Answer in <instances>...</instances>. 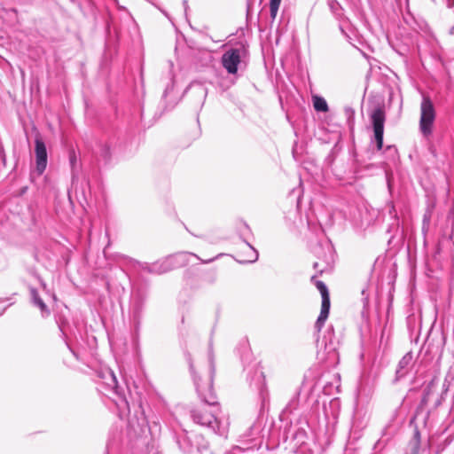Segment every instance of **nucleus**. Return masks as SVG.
Listing matches in <instances>:
<instances>
[{
    "mask_svg": "<svg viewBox=\"0 0 454 454\" xmlns=\"http://www.w3.org/2000/svg\"><path fill=\"white\" fill-rule=\"evenodd\" d=\"M209 363H210V372L208 377L202 380L200 378H198L193 372V365L192 362H190V370L193 374L194 384L196 386V390L200 397V399L205 403V404L208 406L215 407L217 404L216 397L215 392L213 390V378L215 374V365L213 361V356L211 352L209 353Z\"/></svg>",
    "mask_w": 454,
    "mask_h": 454,
    "instance_id": "obj_1",
    "label": "nucleus"
},
{
    "mask_svg": "<svg viewBox=\"0 0 454 454\" xmlns=\"http://www.w3.org/2000/svg\"><path fill=\"white\" fill-rule=\"evenodd\" d=\"M192 420L203 427H207L219 435L227 433V427L221 425L215 411H207V407L196 408L191 411Z\"/></svg>",
    "mask_w": 454,
    "mask_h": 454,
    "instance_id": "obj_2",
    "label": "nucleus"
},
{
    "mask_svg": "<svg viewBox=\"0 0 454 454\" xmlns=\"http://www.w3.org/2000/svg\"><path fill=\"white\" fill-rule=\"evenodd\" d=\"M435 118L436 110L434 102L428 95L422 94L419 131L425 137H428L432 135Z\"/></svg>",
    "mask_w": 454,
    "mask_h": 454,
    "instance_id": "obj_3",
    "label": "nucleus"
},
{
    "mask_svg": "<svg viewBox=\"0 0 454 454\" xmlns=\"http://www.w3.org/2000/svg\"><path fill=\"white\" fill-rule=\"evenodd\" d=\"M247 51L243 45L227 50L222 56L221 63L224 69L230 74H235L238 72L239 65L242 58L245 57Z\"/></svg>",
    "mask_w": 454,
    "mask_h": 454,
    "instance_id": "obj_4",
    "label": "nucleus"
},
{
    "mask_svg": "<svg viewBox=\"0 0 454 454\" xmlns=\"http://www.w3.org/2000/svg\"><path fill=\"white\" fill-rule=\"evenodd\" d=\"M311 282L315 284L317 288L321 294L322 296V305H321V311L320 314L316 321L315 328L317 332H320L325 320L328 317L329 310H330V297H329V292L328 288L325 286V284L321 281L317 280L315 276L311 277Z\"/></svg>",
    "mask_w": 454,
    "mask_h": 454,
    "instance_id": "obj_5",
    "label": "nucleus"
},
{
    "mask_svg": "<svg viewBox=\"0 0 454 454\" xmlns=\"http://www.w3.org/2000/svg\"><path fill=\"white\" fill-rule=\"evenodd\" d=\"M370 117L373 127L377 149L381 150L383 146L384 123L386 120V114L383 107L378 106L374 108L371 113Z\"/></svg>",
    "mask_w": 454,
    "mask_h": 454,
    "instance_id": "obj_6",
    "label": "nucleus"
},
{
    "mask_svg": "<svg viewBox=\"0 0 454 454\" xmlns=\"http://www.w3.org/2000/svg\"><path fill=\"white\" fill-rule=\"evenodd\" d=\"M35 163H36L35 168H36V171H37L38 175H42L44 172L46 166H47L46 146H45L43 141L39 137L35 138Z\"/></svg>",
    "mask_w": 454,
    "mask_h": 454,
    "instance_id": "obj_7",
    "label": "nucleus"
},
{
    "mask_svg": "<svg viewBox=\"0 0 454 454\" xmlns=\"http://www.w3.org/2000/svg\"><path fill=\"white\" fill-rule=\"evenodd\" d=\"M98 377L102 380V383L114 394L120 395L119 385L114 372L109 368L101 369Z\"/></svg>",
    "mask_w": 454,
    "mask_h": 454,
    "instance_id": "obj_8",
    "label": "nucleus"
},
{
    "mask_svg": "<svg viewBox=\"0 0 454 454\" xmlns=\"http://www.w3.org/2000/svg\"><path fill=\"white\" fill-rule=\"evenodd\" d=\"M193 256L200 260V257L190 252H179L168 257L171 260V269L185 266L189 262V257Z\"/></svg>",
    "mask_w": 454,
    "mask_h": 454,
    "instance_id": "obj_9",
    "label": "nucleus"
},
{
    "mask_svg": "<svg viewBox=\"0 0 454 454\" xmlns=\"http://www.w3.org/2000/svg\"><path fill=\"white\" fill-rule=\"evenodd\" d=\"M413 356L411 352L406 353L399 361L395 372L396 378L401 379L404 377L411 367Z\"/></svg>",
    "mask_w": 454,
    "mask_h": 454,
    "instance_id": "obj_10",
    "label": "nucleus"
},
{
    "mask_svg": "<svg viewBox=\"0 0 454 454\" xmlns=\"http://www.w3.org/2000/svg\"><path fill=\"white\" fill-rule=\"evenodd\" d=\"M171 260L168 257L162 261L155 262L152 263L151 274H163L171 270Z\"/></svg>",
    "mask_w": 454,
    "mask_h": 454,
    "instance_id": "obj_11",
    "label": "nucleus"
},
{
    "mask_svg": "<svg viewBox=\"0 0 454 454\" xmlns=\"http://www.w3.org/2000/svg\"><path fill=\"white\" fill-rule=\"evenodd\" d=\"M325 250H326V252H325V254L322 256V261L325 263V266H323L322 268L318 269L319 262H316L313 264V268L315 270H317L320 273L324 272L325 270L328 266H330V264L333 262V247H332V246L330 244H327L326 247H325Z\"/></svg>",
    "mask_w": 454,
    "mask_h": 454,
    "instance_id": "obj_12",
    "label": "nucleus"
},
{
    "mask_svg": "<svg viewBox=\"0 0 454 454\" xmlns=\"http://www.w3.org/2000/svg\"><path fill=\"white\" fill-rule=\"evenodd\" d=\"M30 295L34 305L37 306L41 309L43 316H48L50 311L46 304L39 296V294L35 288H30Z\"/></svg>",
    "mask_w": 454,
    "mask_h": 454,
    "instance_id": "obj_13",
    "label": "nucleus"
},
{
    "mask_svg": "<svg viewBox=\"0 0 454 454\" xmlns=\"http://www.w3.org/2000/svg\"><path fill=\"white\" fill-rule=\"evenodd\" d=\"M420 449V433L415 430L413 438L409 443V454H419Z\"/></svg>",
    "mask_w": 454,
    "mask_h": 454,
    "instance_id": "obj_14",
    "label": "nucleus"
},
{
    "mask_svg": "<svg viewBox=\"0 0 454 454\" xmlns=\"http://www.w3.org/2000/svg\"><path fill=\"white\" fill-rule=\"evenodd\" d=\"M188 90H195L197 94L200 95V98L204 100L207 94V90L204 84L200 82H193L190 84Z\"/></svg>",
    "mask_w": 454,
    "mask_h": 454,
    "instance_id": "obj_15",
    "label": "nucleus"
},
{
    "mask_svg": "<svg viewBox=\"0 0 454 454\" xmlns=\"http://www.w3.org/2000/svg\"><path fill=\"white\" fill-rule=\"evenodd\" d=\"M436 379H433L425 387L424 389V395L422 398V403H427L429 400L430 395L434 392L435 387H436Z\"/></svg>",
    "mask_w": 454,
    "mask_h": 454,
    "instance_id": "obj_16",
    "label": "nucleus"
},
{
    "mask_svg": "<svg viewBox=\"0 0 454 454\" xmlns=\"http://www.w3.org/2000/svg\"><path fill=\"white\" fill-rule=\"evenodd\" d=\"M314 108L317 112H327L328 106L326 101L321 97H315L313 100Z\"/></svg>",
    "mask_w": 454,
    "mask_h": 454,
    "instance_id": "obj_17",
    "label": "nucleus"
},
{
    "mask_svg": "<svg viewBox=\"0 0 454 454\" xmlns=\"http://www.w3.org/2000/svg\"><path fill=\"white\" fill-rule=\"evenodd\" d=\"M299 392H296L294 395V397L289 401L287 405L285 408V411L286 412L292 413L294 411H295L299 405Z\"/></svg>",
    "mask_w": 454,
    "mask_h": 454,
    "instance_id": "obj_18",
    "label": "nucleus"
},
{
    "mask_svg": "<svg viewBox=\"0 0 454 454\" xmlns=\"http://www.w3.org/2000/svg\"><path fill=\"white\" fill-rule=\"evenodd\" d=\"M281 0H270V12L272 21L276 19Z\"/></svg>",
    "mask_w": 454,
    "mask_h": 454,
    "instance_id": "obj_19",
    "label": "nucleus"
},
{
    "mask_svg": "<svg viewBox=\"0 0 454 454\" xmlns=\"http://www.w3.org/2000/svg\"><path fill=\"white\" fill-rule=\"evenodd\" d=\"M246 247L249 250L250 254L246 262H254L258 259V252L247 242H246Z\"/></svg>",
    "mask_w": 454,
    "mask_h": 454,
    "instance_id": "obj_20",
    "label": "nucleus"
},
{
    "mask_svg": "<svg viewBox=\"0 0 454 454\" xmlns=\"http://www.w3.org/2000/svg\"><path fill=\"white\" fill-rule=\"evenodd\" d=\"M99 154L104 160H108L111 156L110 146L107 144H101L99 145Z\"/></svg>",
    "mask_w": 454,
    "mask_h": 454,
    "instance_id": "obj_21",
    "label": "nucleus"
},
{
    "mask_svg": "<svg viewBox=\"0 0 454 454\" xmlns=\"http://www.w3.org/2000/svg\"><path fill=\"white\" fill-rule=\"evenodd\" d=\"M329 7L334 15H336V16L340 15L341 7L336 0L329 1Z\"/></svg>",
    "mask_w": 454,
    "mask_h": 454,
    "instance_id": "obj_22",
    "label": "nucleus"
},
{
    "mask_svg": "<svg viewBox=\"0 0 454 454\" xmlns=\"http://www.w3.org/2000/svg\"><path fill=\"white\" fill-rule=\"evenodd\" d=\"M345 115L348 119V122L349 125L353 124L355 118V110L350 106H346L344 108Z\"/></svg>",
    "mask_w": 454,
    "mask_h": 454,
    "instance_id": "obj_23",
    "label": "nucleus"
},
{
    "mask_svg": "<svg viewBox=\"0 0 454 454\" xmlns=\"http://www.w3.org/2000/svg\"><path fill=\"white\" fill-rule=\"evenodd\" d=\"M133 301L135 303V306H136V310H139L140 308H141V305H142V301H143V298H142V295L137 293V292H135L133 293Z\"/></svg>",
    "mask_w": 454,
    "mask_h": 454,
    "instance_id": "obj_24",
    "label": "nucleus"
},
{
    "mask_svg": "<svg viewBox=\"0 0 454 454\" xmlns=\"http://www.w3.org/2000/svg\"><path fill=\"white\" fill-rule=\"evenodd\" d=\"M133 263L135 265H137L139 267V269H141L143 271L151 273L152 263L140 262H137V261H134Z\"/></svg>",
    "mask_w": 454,
    "mask_h": 454,
    "instance_id": "obj_25",
    "label": "nucleus"
},
{
    "mask_svg": "<svg viewBox=\"0 0 454 454\" xmlns=\"http://www.w3.org/2000/svg\"><path fill=\"white\" fill-rule=\"evenodd\" d=\"M159 429L160 430V425L157 422H153V425H149V430L151 434H154V432Z\"/></svg>",
    "mask_w": 454,
    "mask_h": 454,
    "instance_id": "obj_26",
    "label": "nucleus"
},
{
    "mask_svg": "<svg viewBox=\"0 0 454 454\" xmlns=\"http://www.w3.org/2000/svg\"><path fill=\"white\" fill-rule=\"evenodd\" d=\"M183 4H184V11L186 12L187 8H188V2H187V0H184L183 1Z\"/></svg>",
    "mask_w": 454,
    "mask_h": 454,
    "instance_id": "obj_27",
    "label": "nucleus"
},
{
    "mask_svg": "<svg viewBox=\"0 0 454 454\" xmlns=\"http://www.w3.org/2000/svg\"><path fill=\"white\" fill-rule=\"evenodd\" d=\"M214 260H215V258L208 259V260H203L202 262L203 263H209V262H213Z\"/></svg>",
    "mask_w": 454,
    "mask_h": 454,
    "instance_id": "obj_28",
    "label": "nucleus"
}]
</instances>
